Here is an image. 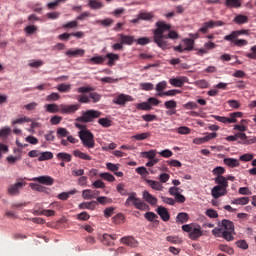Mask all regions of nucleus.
Listing matches in <instances>:
<instances>
[{
    "instance_id": "nucleus-13",
    "label": "nucleus",
    "mask_w": 256,
    "mask_h": 256,
    "mask_svg": "<svg viewBox=\"0 0 256 256\" xmlns=\"http://www.w3.org/2000/svg\"><path fill=\"white\" fill-rule=\"evenodd\" d=\"M33 181H37L42 185H48V186H51L53 185V183H55V180L51 176H39V177L33 178Z\"/></svg>"
},
{
    "instance_id": "nucleus-31",
    "label": "nucleus",
    "mask_w": 256,
    "mask_h": 256,
    "mask_svg": "<svg viewBox=\"0 0 256 256\" xmlns=\"http://www.w3.org/2000/svg\"><path fill=\"white\" fill-rule=\"evenodd\" d=\"M101 242L103 245H106L107 247H111V245H115V242H113L111 234H103Z\"/></svg>"
},
{
    "instance_id": "nucleus-17",
    "label": "nucleus",
    "mask_w": 256,
    "mask_h": 256,
    "mask_svg": "<svg viewBox=\"0 0 256 256\" xmlns=\"http://www.w3.org/2000/svg\"><path fill=\"white\" fill-rule=\"evenodd\" d=\"M104 57L105 59H108V67H113V65H115V61H119V54L108 53Z\"/></svg>"
},
{
    "instance_id": "nucleus-10",
    "label": "nucleus",
    "mask_w": 256,
    "mask_h": 256,
    "mask_svg": "<svg viewBox=\"0 0 256 256\" xmlns=\"http://www.w3.org/2000/svg\"><path fill=\"white\" fill-rule=\"evenodd\" d=\"M241 35H249V30H234L229 35L224 36V41H233L237 37H241Z\"/></svg>"
},
{
    "instance_id": "nucleus-40",
    "label": "nucleus",
    "mask_w": 256,
    "mask_h": 256,
    "mask_svg": "<svg viewBox=\"0 0 256 256\" xmlns=\"http://www.w3.org/2000/svg\"><path fill=\"white\" fill-rule=\"evenodd\" d=\"M149 137H151V134L149 132H144L134 135L133 139H136V141H145V139H149Z\"/></svg>"
},
{
    "instance_id": "nucleus-6",
    "label": "nucleus",
    "mask_w": 256,
    "mask_h": 256,
    "mask_svg": "<svg viewBox=\"0 0 256 256\" xmlns=\"http://www.w3.org/2000/svg\"><path fill=\"white\" fill-rule=\"evenodd\" d=\"M101 117V112L97 110H87L83 112L82 116L78 117L76 121L80 123H91L94 119H99Z\"/></svg>"
},
{
    "instance_id": "nucleus-37",
    "label": "nucleus",
    "mask_w": 256,
    "mask_h": 256,
    "mask_svg": "<svg viewBox=\"0 0 256 256\" xmlns=\"http://www.w3.org/2000/svg\"><path fill=\"white\" fill-rule=\"evenodd\" d=\"M225 5L226 7L237 9L241 7V2L239 0H226Z\"/></svg>"
},
{
    "instance_id": "nucleus-59",
    "label": "nucleus",
    "mask_w": 256,
    "mask_h": 256,
    "mask_svg": "<svg viewBox=\"0 0 256 256\" xmlns=\"http://www.w3.org/2000/svg\"><path fill=\"white\" fill-rule=\"evenodd\" d=\"M240 161H256V158L254 159L253 154L246 153V154L240 156Z\"/></svg>"
},
{
    "instance_id": "nucleus-30",
    "label": "nucleus",
    "mask_w": 256,
    "mask_h": 256,
    "mask_svg": "<svg viewBox=\"0 0 256 256\" xmlns=\"http://www.w3.org/2000/svg\"><path fill=\"white\" fill-rule=\"evenodd\" d=\"M193 47H195V41L193 39H184V51H193Z\"/></svg>"
},
{
    "instance_id": "nucleus-12",
    "label": "nucleus",
    "mask_w": 256,
    "mask_h": 256,
    "mask_svg": "<svg viewBox=\"0 0 256 256\" xmlns=\"http://www.w3.org/2000/svg\"><path fill=\"white\" fill-rule=\"evenodd\" d=\"M120 241L123 243V245H127V247L135 248L139 245V242H137L133 236L122 237Z\"/></svg>"
},
{
    "instance_id": "nucleus-23",
    "label": "nucleus",
    "mask_w": 256,
    "mask_h": 256,
    "mask_svg": "<svg viewBox=\"0 0 256 256\" xmlns=\"http://www.w3.org/2000/svg\"><path fill=\"white\" fill-rule=\"evenodd\" d=\"M45 109L47 111V113H61V105H57V104H46Z\"/></svg>"
},
{
    "instance_id": "nucleus-47",
    "label": "nucleus",
    "mask_w": 256,
    "mask_h": 256,
    "mask_svg": "<svg viewBox=\"0 0 256 256\" xmlns=\"http://www.w3.org/2000/svg\"><path fill=\"white\" fill-rule=\"evenodd\" d=\"M75 157H78L79 159H84L85 161H91V157L79 150L74 151Z\"/></svg>"
},
{
    "instance_id": "nucleus-34",
    "label": "nucleus",
    "mask_w": 256,
    "mask_h": 256,
    "mask_svg": "<svg viewBox=\"0 0 256 256\" xmlns=\"http://www.w3.org/2000/svg\"><path fill=\"white\" fill-rule=\"evenodd\" d=\"M136 109H138V111H151L153 107L151 106V104H149V102H142L136 104Z\"/></svg>"
},
{
    "instance_id": "nucleus-20",
    "label": "nucleus",
    "mask_w": 256,
    "mask_h": 256,
    "mask_svg": "<svg viewBox=\"0 0 256 256\" xmlns=\"http://www.w3.org/2000/svg\"><path fill=\"white\" fill-rule=\"evenodd\" d=\"M95 207H97V202L96 201H91V202H82L79 204L78 208L79 209H88L90 211H94Z\"/></svg>"
},
{
    "instance_id": "nucleus-7",
    "label": "nucleus",
    "mask_w": 256,
    "mask_h": 256,
    "mask_svg": "<svg viewBox=\"0 0 256 256\" xmlns=\"http://www.w3.org/2000/svg\"><path fill=\"white\" fill-rule=\"evenodd\" d=\"M25 185H27V183L23 180L15 184L9 185L7 188L8 195H11V197H17V195H20L21 189H23Z\"/></svg>"
},
{
    "instance_id": "nucleus-42",
    "label": "nucleus",
    "mask_w": 256,
    "mask_h": 256,
    "mask_svg": "<svg viewBox=\"0 0 256 256\" xmlns=\"http://www.w3.org/2000/svg\"><path fill=\"white\" fill-rule=\"evenodd\" d=\"M155 150H149L148 152H142V157H144V159H149L150 161H156L155 160Z\"/></svg>"
},
{
    "instance_id": "nucleus-9",
    "label": "nucleus",
    "mask_w": 256,
    "mask_h": 256,
    "mask_svg": "<svg viewBox=\"0 0 256 256\" xmlns=\"http://www.w3.org/2000/svg\"><path fill=\"white\" fill-rule=\"evenodd\" d=\"M133 101V97L126 95V94H120L116 98H114L113 103L115 105H121L122 107H125V103H129Z\"/></svg>"
},
{
    "instance_id": "nucleus-52",
    "label": "nucleus",
    "mask_w": 256,
    "mask_h": 256,
    "mask_svg": "<svg viewBox=\"0 0 256 256\" xmlns=\"http://www.w3.org/2000/svg\"><path fill=\"white\" fill-rule=\"evenodd\" d=\"M209 29H213V24L212 23H209V22H205L203 24V27H201L198 31L200 33H208L209 32Z\"/></svg>"
},
{
    "instance_id": "nucleus-11",
    "label": "nucleus",
    "mask_w": 256,
    "mask_h": 256,
    "mask_svg": "<svg viewBox=\"0 0 256 256\" xmlns=\"http://www.w3.org/2000/svg\"><path fill=\"white\" fill-rule=\"evenodd\" d=\"M227 195V188L223 186H218L216 185L213 189H212V197L214 199H219V197H223Z\"/></svg>"
},
{
    "instance_id": "nucleus-44",
    "label": "nucleus",
    "mask_w": 256,
    "mask_h": 256,
    "mask_svg": "<svg viewBox=\"0 0 256 256\" xmlns=\"http://www.w3.org/2000/svg\"><path fill=\"white\" fill-rule=\"evenodd\" d=\"M70 195H75V190H72L70 192H62L58 195V199H60V201H67L70 197Z\"/></svg>"
},
{
    "instance_id": "nucleus-39",
    "label": "nucleus",
    "mask_w": 256,
    "mask_h": 256,
    "mask_svg": "<svg viewBox=\"0 0 256 256\" xmlns=\"http://www.w3.org/2000/svg\"><path fill=\"white\" fill-rule=\"evenodd\" d=\"M89 63H94V65H101V64L105 63V56H95V57H92L89 60Z\"/></svg>"
},
{
    "instance_id": "nucleus-46",
    "label": "nucleus",
    "mask_w": 256,
    "mask_h": 256,
    "mask_svg": "<svg viewBox=\"0 0 256 256\" xmlns=\"http://www.w3.org/2000/svg\"><path fill=\"white\" fill-rule=\"evenodd\" d=\"M57 89L60 93H69L71 91V85L62 83L58 85Z\"/></svg>"
},
{
    "instance_id": "nucleus-55",
    "label": "nucleus",
    "mask_w": 256,
    "mask_h": 256,
    "mask_svg": "<svg viewBox=\"0 0 256 256\" xmlns=\"http://www.w3.org/2000/svg\"><path fill=\"white\" fill-rule=\"evenodd\" d=\"M219 249H220V251H223L224 253H227L228 255H233V253H234L233 248H231L227 245L220 244Z\"/></svg>"
},
{
    "instance_id": "nucleus-21",
    "label": "nucleus",
    "mask_w": 256,
    "mask_h": 256,
    "mask_svg": "<svg viewBox=\"0 0 256 256\" xmlns=\"http://www.w3.org/2000/svg\"><path fill=\"white\" fill-rule=\"evenodd\" d=\"M243 117V112H233L229 114V118L226 117V123H237V118Z\"/></svg>"
},
{
    "instance_id": "nucleus-28",
    "label": "nucleus",
    "mask_w": 256,
    "mask_h": 256,
    "mask_svg": "<svg viewBox=\"0 0 256 256\" xmlns=\"http://www.w3.org/2000/svg\"><path fill=\"white\" fill-rule=\"evenodd\" d=\"M179 93H181V90L173 89L164 93H157V97H175V95H179Z\"/></svg>"
},
{
    "instance_id": "nucleus-64",
    "label": "nucleus",
    "mask_w": 256,
    "mask_h": 256,
    "mask_svg": "<svg viewBox=\"0 0 256 256\" xmlns=\"http://www.w3.org/2000/svg\"><path fill=\"white\" fill-rule=\"evenodd\" d=\"M251 53H248L246 55V57H248V59H254L256 61V45L251 47Z\"/></svg>"
},
{
    "instance_id": "nucleus-19",
    "label": "nucleus",
    "mask_w": 256,
    "mask_h": 256,
    "mask_svg": "<svg viewBox=\"0 0 256 256\" xmlns=\"http://www.w3.org/2000/svg\"><path fill=\"white\" fill-rule=\"evenodd\" d=\"M118 37H120L122 45H133V43H135V38L133 36L119 34Z\"/></svg>"
},
{
    "instance_id": "nucleus-26",
    "label": "nucleus",
    "mask_w": 256,
    "mask_h": 256,
    "mask_svg": "<svg viewBox=\"0 0 256 256\" xmlns=\"http://www.w3.org/2000/svg\"><path fill=\"white\" fill-rule=\"evenodd\" d=\"M187 221H189V214H187L186 212L178 213L176 217V223L183 225V223H187Z\"/></svg>"
},
{
    "instance_id": "nucleus-8",
    "label": "nucleus",
    "mask_w": 256,
    "mask_h": 256,
    "mask_svg": "<svg viewBox=\"0 0 256 256\" xmlns=\"http://www.w3.org/2000/svg\"><path fill=\"white\" fill-rule=\"evenodd\" d=\"M79 109H81L80 104H72V105L61 104L60 105V113H62V115H73V113H76V111H79Z\"/></svg>"
},
{
    "instance_id": "nucleus-53",
    "label": "nucleus",
    "mask_w": 256,
    "mask_h": 256,
    "mask_svg": "<svg viewBox=\"0 0 256 256\" xmlns=\"http://www.w3.org/2000/svg\"><path fill=\"white\" fill-rule=\"evenodd\" d=\"M96 23H99L103 27H111V24L114 23V21L111 18H106L104 20H98Z\"/></svg>"
},
{
    "instance_id": "nucleus-58",
    "label": "nucleus",
    "mask_w": 256,
    "mask_h": 256,
    "mask_svg": "<svg viewBox=\"0 0 256 256\" xmlns=\"http://www.w3.org/2000/svg\"><path fill=\"white\" fill-rule=\"evenodd\" d=\"M144 217L147 221L153 222L155 219H157L158 216L155 214V212H146Z\"/></svg>"
},
{
    "instance_id": "nucleus-2",
    "label": "nucleus",
    "mask_w": 256,
    "mask_h": 256,
    "mask_svg": "<svg viewBox=\"0 0 256 256\" xmlns=\"http://www.w3.org/2000/svg\"><path fill=\"white\" fill-rule=\"evenodd\" d=\"M221 228H214L212 230V235L214 237H222L225 241H233L235 239V224L231 220L223 219L221 221Z\"/></svg>"
},
{
    "instance_id": "nucleus-51",
    "label": "nucleus",
    "mask_w": 256,
    "mask_h": 256,
    "mask_svg": "<svg viewBox=\"0 0 256 256\" xmlns=\"http://www.w3.org/2000/svg\"><path fill=\"white\" fill-rule=\"evenodd\" d=\"M57 159L59 161H71V156L65 152H60L57 154Z\"/></svg>"
},
{
    "instance_id": "nucleus-4",
    "label": "nucleus",
    "mask_w": 256,
    "mask_h": 256,
    "mask_svg": "<svg viewBox=\"0 0 256 256\" xmlns=\"http://www.w3.org/2000/svg\"><path fill=\"white\" fill-rule=\"evenodd\" d=\"M182 231L185 233H189L188 237L192 241H197L199 237H203V231L201 230V226H195L193 224H185L182 226Z\"/></svg>"
},
{
    "instance_id": "nucleus-54",
    "label": "nucleus",
    "mask_w": 256,
    "mask_h": 256,
    "mask_svg": "<svg viewBox=\"0 0 256 256\" xmlns=\"http://www.w3.org/2000/svg\"><path fill=\"white\" fill-rule=\"evenodd\" d=\"M89 97L92 100V103H99V101H101V95L97 92H91Z\"/></svg>"
},
{
    "instance_id": "nucleus-35",
    "label": "nucleus",
    "mask_w": 256,
    "mask_h": 256,
    "mask_svg": "<svg viewBox=\"0 0 256 256\" xmlns=\"http://www.w3.org/2000/svg\"><path fill=\"white\" fill-rule=\"evenodd\" d=\"M226 41H230V43H232L235 47H245V45H248L249 43L245 39H237V38H234L233 40H226Z\"/></svg>"
},
{
    "instance_id": "nucleus-3",
    "label": "nucleus",
    "mask_w": 256,
    "mask_h": 256,
    "mask_svg": "<svg viewBox=\"0 0 256 256\" xmlns=\"http://www.w3.org/2000/svg\"><path fill=\"white\" fill-rule=\"evenodd\" d=\"M128 195L129 197L124 203L125 207H131V205H134L135 209H138L139 211H149V209H151L147 203L140 200V198H137V193L132 192Z\"/></svg>"
},
{
    "instance_id": "nucleus-62",
    "label": "nucleus",
    "mask_w": 256,
    "mask_h": 256,
    "mask_svg": "<svg viewBox=\"0 0 256 256\" xmlns=\"http://www.w3.org/2000/svg\"><path fill=\"white\" fill-rule=\"evenodd\" d=\"M136 173H138V175H141V177H147V175H149V172L145 167L136 168Z\"/></svg>"
},
{
    "instance_id": "nucleus-5",
    "label": "nucleus",
    "mask_w": 256,
    "mask_h": 256,
    "mask_svg": "<svg viewBox=\"0 0 256 256\" xmlns=\"http://www.w3.org/2000/svg\"><path fill=\"white\" fill-rule=\"evenodd\" d=\"M80 140L87 149H93L95 147V135L89 130H83L79 132Z\"/></svg>"
},
{
    "instance_id": "nucleus-29",
    "label": "nucleus",
    "mask_w": 256,
    "mask_h": 256,
    "mask_svg": "<svg viewBox=\"0 0 256 256\" xmlns=\"http://www.w3.org/2000/svg\"><path fill=\"white\" fill-rule=\"evenodd\" d=\"M166 241L172 243V245H181L183 243V238L179 236H167Z\"/></svg>"
},
{
    "instance_id": "nucleus-43",
    "label": "nucleus",
    "mask_w": 256,
    "mask_h": 256,
    "mask_svg": "<svg viewBox=\"0 0 256 256\" xmlns=\"http://www.w3.org/2000/svg\"><path fill=\"white\" fill-rule=\"evenodd\" d=\"M99 177H101V179H104L105 181H109V183H113V181H115V176L107 172L100 173Z\"/></svg>"
},
{
    "instance_id": "nucleus-60",
    "label": "nucleus",
    "mask_w": 256,
    "mask_h": 256,
    "mask_svg": "<svg viewBox=\"0 0 256 256\" xmlns=\"http://www.w3.org/2000/svg\"><path fill=\"white\" fill-rule=\"evenodd\" d=\"M164 107L166 109H176L177 108V102L175 100L166 101L164 103Z\"/></svg>"
},
{
    "instance_id": "nucleus-36",
    "label": "nucleus",
    "mask_w": 256,
    "mask_h": 256,
    "mask_svg": "<svg viewBox=\"0 0 256 256\" xmlns=\"http://www.w3.org/2000/svg\"><path fill=\"white\" fill-rule=\"evenodd\" d=\"M147 183H148L149 187H151L155 191H162L163 190V185H161V183H159L157 181L147 180Z\"/></svg>"
},
{
    "instance_id": "nucleus-56",
    "label": "nucleus",
    "mask_w": 256,
    "mask_h": 256,
    "mask_svg": "<svg viewBox=\"0 0 256 256\" xmlns=\"http://www.w3.org/2000/svg\"><path fill=\"white\" fill-rule=\"evenodd\" d=\"M138 45H149L151 43V38L149 37H141L135 40Z\"/></svg>"
},
{
    "instance_id": "nucleus-18",
    "label": "nucleus",
    "mask_w": 256,
    "mask_h": 256,
    "mask_svg": "<svg viewBox=\"0 0 256 256\" xmlns=\"http://www.w3.org/2000/svg\"><path fill=\"white\" fill-rule=\"evenodd\" d=\"M185 81H187V78L181 77V78H171L169 80L170 85L173 87H183L185 85Z\"/></svg>"
},
{
    "instance_id": "nucleus-22",
    "label": "nucleus",
    "mask_w": 256,
    "mask_h": 256,
    "mask_svg": "<svg viewBox=\"0 0 256 256\" xmlns=\"http://www.w3.org/2000/svg\"><path fill=\"white\" fill-rule=\"evenodd\" d=\"M143 199L147 201L150 205H157V198H155L149 191L143 192Z\"/></svg>"
},
{
    "instance_id": "nucleus-32",
    "label": "nucleus",
    "mask_w": 256,
    "mask_h": 256,
    "mask_svg": "<svg viewBox=\"0 0 256 256\" xmlns=\"http://www.w3.org/2000/svg\"><path fill=\"white\" fill-rule=\"evenodd\" d=\"M153 17V12H141L138 14V19L141 21H151Z\"/></svg>"
},
{
    "instance_id": "nucleus-15",
    "label": "nucleus",
    "mask_w": 256,
    "mask_h": 256,
    "mask_svg": "<svg viewBox=\"0 0 256 256\" xmlns=\"http://www.w3.org/2000/svg\"><path fill=\"white\" fill-rule=\"evenodd\" d=\"M157 213L161 217L162 221L167 222L171 219V215L169 214V211L167 210V208L163 206H159L157 208Z\"/></svg>"
},
{
    "instance_id": "nucleus-45",
    "label": "nucleus",
    "mask_w": 256,
    "mask_h": 256,
    "mask_svg": "<svg viewBox=\"0 0 256 256\" xmlns=\"http://www.w3.org/2000/svg\"><path fill=\"white\" fill-rule=\"evenodd\" d=\"M167 89V81H161L156 85L157 93H165L164 91Z\"/></svg>"
},
{
    "instance_id": "nucleus-16",
    "label": "nucleus",
    "mask_w": 256,
    "mask_h": 256,
    "mask_svg": "<svg viewBox=\"0 0 256 256\" xmlns=\"http://www.w3.org/2000/svg\"><path fill=\"white\" fill-rule=\"evenodd\" d=\"M99 195V190L86 189L82 191L83 199H96Z\"/></svg>"
},
{
    "instance_id": "nucleus-14",
    "label": "nucleus",
    "mask_w": 256,
    "mask_h": 256,
    "mask_svg": "<svg viewBox=\"0 0 256 256\" xmlns=\"http://www.w3.org/2000/svg\"><path fill=\"white\" fill-rule=\"evenodd\" d=\"M65 55L67 57H84L85 56V50L81 48L77 49H69L65 52Z\"/></svg>"
},
{
    "instance_id": "nucleus-27",
    "label": "nucleus",
    "mask_w": 256,
    "mask_h": 256,
    "mask_svg": "<svg viewBox=\"0 0 256 256\" xmlns=\"http://www.w3.org/2000/svg\"><path fill=\"white\" fill-rule=\"evenodd\" d=\"M215 183H217L219 187H229V182L227 181V178H225V176L222 175H219L215 178Z\"/></svg>"
},
{
    "instance_id": "nucleus-38",
    "label": "nucleus",
    "mask_w": 256,
    "mask_h": 256,
    "mask_svg": "<svg viewBox=\"0 0 256 256\" xmlns=\"http://www.w3.org/2000/svg\"><path fill=\"white\" fill-rule=\"evenodd\" d=\"M88 5L91 9H103V3L97 0H89Z\"/></svg>"
},
{
    "instance_id": "nucleus-41",
    "label": "nucleus",
    "mask_w": 256,
    "mask_h": 256,
    "mask_svg": "<svg viewBox=\"0 0 256 256\" xmlns=\"http://www.w3.org/2000/svg\"><path fill=\"white\" fill-rule=\"evenodd\" d=\"M49 159H53V154L51 152H40L38 161H49Z\"/></svg>"
},
{
    "instance_id": "nucleus-49",
    "label": "nucleus",
    "mask_w": 256,
    "mask_h": 256,
    "mask_svg": "<svg viewBox=\"0 0 256 256\" xmlns=\"http://www.w3.org/2000/svg\"><path fill=\"white\" fill-rule=\"evenodd\" d=\"M23 123H31V118L23 117V118H18L16 120L12 121V125H21Z\"/></svg>"
},
{
    "instance_id": "nucleus-63",
    "label": "nucleus",
    "mask_w": 256,
    "mask_h": 256,
    "mask_svg": "<svg viewBox=\"0 0 256 256\" xmlns=\"http://www.w3.org/2000/svg\"><path fill=\"white\" fill-rule=\"evenodd\" d=\"M10 133H11V128L7 126L0 129V137H8Z\"/></svg>"
},
{
    "instance_id": "nucleus-1",
    "label": "nucleus",
    "mask_w": 256,
    "mask_h": 256,
    "mask_svg": "<svg viewBox=\"0 0 256 256\" xmlns=\"http://www.w3.org/2000/svg\"><path fill=\"white\" fill-rule=\"evenodd\" d=\"M157 29L154 30V43L160 49H171V44L167 41V36L165 35V31H171V25L165 23L164 21H158L156 23Z\"/></svg>"
},
{
    "instance_id": "nucleus-33",
    "label": "nucleus",
    "mask_w": 256,
    "mask_h": 256,
    "mask_svg": "<svg viewBox=\"0 0 256 256\" xmlns=\"http://www.w3.org/2000/svg\"><path fill=\"white\" fill-rule=\"evenodd\" d=\"M249 204V197H240L231 201V205H247Z\"/></svg>"
},
{
    "instance_id": "nucleus-61",
    "label": "nucleus",
    "mask_w": 256,
    "mask_h": 256,
    "mask_svg": "<svg viewBox=\"0 0 256 256\" xmlns=\"http://www.w3.org/2000/svg\"><path fill=\"white\" fill-rule=\"evenodd\" d=\"M59 99H61V95L55 92L46 97V101H59Z\"/></svg>"
},
{
    "instance_id": "nucleus-57",
    "label": "nucleus",
    "mask_w": 256,
    "mask_h": 256,
    "mask_svg": "<svg viewBox=\"0 0 256 256\" xmlns=\"http://www.w3.org/2000/svg\"><path fill=\"white\" fill-rule=\"evenodd\" d=\"M98 123H99V125H101L102 127H111V120L110 119H108V118H100L99 120H98Z\"/></svg>"
},
{
    "instance_id": "nucleus-50",
    "label": "nucleus",
    "mask_w": 256,
    "mask_h": 256,
    "mask_svg": "<svg viewBox=\"0 0 256 256\" xmlns=\"http://www.w3.org/2000/svg\"><path fill=\"white\" fill-rule=\"evenodd\" d=\"M196 87H199L200 89H207L209 87V82L205 79L197 80L195 82Z\"/></svg>"
},
{
    "instance_id": "nucleus-24",
    "label": "nucleus",
    "mask_w": 256,
    "mask_h": 256,
    "mask_svg": "<svg viewBox=\"0 0 256 256\" xmlns=\"http://www.w3.org/2000/svg\"><path fill=\"white\" fill-rule=\"evenodd\" d=\"M233 21L236 23V25H245V23H249V17L243 14H238Z\"/></svg>"
},
{
    "instance_id": "nucleus-25",
    "label": "nucleus",
    "mask_w": 256,
    "mask_h": 256,
    "mask_svg": "<svg viewBox=\"0 0 256 256\" xmlns=\"http://www.w3.org/2000/svg\"><path fill=\"white\" fill-rule=\"evenodd\" d=\"M236 139H241L244 145H251L252 143H255V139H247V134L243 132H238L236 133Z\"/></svg>"
},
{
    "instance_id": "nucleus-48",
    "label": "nucleus",
    "mask_w": 256,
    "mask_h": 256,
    "mask_svg": "<svg viewBox=\"0 0 256 256\" xmlns=\"http://www.w3.org/2000/svg\"><path fill=\"white\" fill-rule=\"evenodd\" d=\"M76 219H78V221H89V219H91V215L87 212H81L77 214Z\"/></svg>"
}]
</instances>
